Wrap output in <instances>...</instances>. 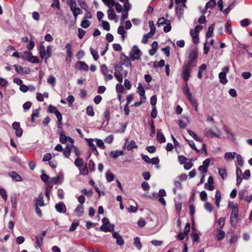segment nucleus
I'll use <instances>...</instances> for the list:
<instances>
[{
  "instance_id": "1",
  "label": "nucleus",
  "mask_w": 252,
  "mask_h": 252,
  "mask_svg": "<svg viewBox=\"0 0 252 252\" xmlns=\"http://www.w3.org/2000/svg\"><path fill=\"white\" fill-rule=\"evenodd\" d=\"M198 58V50L196 48L190 50L189 53L188 61L185 62V64L192 67H195L196 65Z\"/></svg>"
},
{
  "instance_id": "2",
  "label": "nucleus",
  "mask_w": 252,
  "mask_h": 252,
  "mask_svg": "<svg viewBox=\"0 0 252 252\" xmlns=\"http://www.w3.org/2000/svg\"><path fill=\"white\" fill-rule=\"evenodd\" d=\"M204 135L207 138H219L221 135V132L217 126L214 127V129L210 127H206L203 130Z\"/></svg>"
},
{
  "instance_id": "3",
  "label": "nucleus",
  "mask_w": 252,
  "mask_h": 252,
  "mask_svg": "<svg viewBox=\"0 0 252 252\" xmlns=\"http://www.w3.org/2000/svg\"><path fill=\"white\" fill-rule=\"evenodd\" d=\"M39 52L40 57L42 59H45V62L47 63V60L52 56V47L48 46L46 50L43 45H40L39 48Z\"/></svg>"
},
{
  "instance_id": "4",
  "label": "nucleus",
  "mask_w": 252,
  "mask_h": 252,
  "mask_svg": "<svg viewBox=\"0 0 252 252\" xmlns=\"http://www.w3.org/2000/svg\"><path fill=\"white\" fill-rule=\"evenodd\" d=\"M142 56V52L139 49L138 46L134 45L129 53V57L131 61L140 60Z\"/></svg>"
},
{
  "instance_id": "5",
  "label": "nucleus",
  "mask_w": 252,
  "mask_h": 252,
  "mask_svg": "<svg viewBox=\"0 0 252 252\" xmlns=\"http://www.w3.org/2000/svg\"><path fill=\"white\" fill-rule=\"evenodd\" d=\"M157 24L158 27L165 25L163 28V31L165 32H168L171 30V26L170 25V21L169 20L165 19V18H160L158 19Z\"/></svg>"
},
{
  "instance_id": "6",
  "label": "nucleus",
  "mask_w": 252,
  "mask_h": 252,
  "mask_svg": "<svg viewBox=\"0 0 252 252\" xmlns=\"http://www.w3.org/2000/svg\"><path fill=\"white\" fill-rule=\"evenodd\" d=\"M238 218V208L237 204L233 205L232 210L230 215V223L232 225L236 224Z\"/></svg>"
},
{
  "instance_id": "7",
  "label": "nucleus",
  "mask_w": 252,
  "mask_h": 252,
  "mask_svg": "<svg viewBox=\"0 0 252 252\" xmlns=\"http://www.w3.org/2000/svg\"><path fill=\"white\" fill-rule=\"evenodd\" d=\"M192 66L184 63L182 66V77L186 82L188 81L190 76L191 68Z\"/></svg>"
},
{
  "instance_id": "8",
  "label": "nucleus",
  "mask_w": 252,
  "mask_h": 252,
  "mask_svg": "<svg viewBox=\"0 0 252 252\" xmlns=\"http://www.w3.org/2000/svg\"><path fill=\"white\" fill-rule=\"evenodd\" d=\"M229 70V68L228 66H225L222 68V71L220 72L219 74L220 81L222 84H226L228 82L226 79V74L228 72Z\"/></svg>"
},
{
  "instance_id": "9",
  "label": "nucleus",
  "mask_w": 252,
  "mask_h": 252,
  "mask_svg": "<svg viewBox=\"0 0 252 252\" xmlns=\"http://www.w3.org/2000/svg\"><path fill=\"white\" fill-rule=\"evenodd\" d=\"M63 179V176L62 173H59L57 177H54L50 179L48 182V185L49 186L52 187L53 185L57 184L60 181L61 182Z\"/></svg>"
},
{
  "instance_id": "10",
  "label": "nucleus",
  "mask_w": 252,
  "mask_h": 252,
  "mask_svg": "<svg viewBox=\"0 0 252 252\" xmlns=\"http://www.w3.org/2000/svg\"><path fill=\"white\" fill-rule=\"evenodd\" d=\"M12 128L15 130V134L17 137H20L23 134V130L20 127V123L14 122L12 125Z\"/></svg>"
},
{
  "instance_id": "11",
  "label": "nucleus",
  "mask_w": 252,
  "mask_h": 252,
  "mask_svg": "<svg viewBox=\"0 0 252 252\" xmlns=\"http://www.w3.org/2000/svg\"><path fill=\"white\" fill-rule=\"evenodd\" d=\"M120 59L122 64L126 66H129L131 68L132 67V63H131V61L130 60V58H128V57L124 54H122L120 56Z\"/></svg>"
},
{
  "instance_id": "12",
  "label": "nucleus",
  "mask_w": 252,
  "mask_h": 252,
  "mask_svg": "<svg viewBox=\"0 0 252 252\" xmlns=\"http://www.w3.org/2000/svg\"><path fill=\"white\" fill-rule=\"evenodd\" d=\"M65 49H66L67 55L65 58V62L69 63L71 61L70 59L73 56L72 52V44L71 43H68L65 45Z\"/></svg>"
},
{
  "instance_id": "13",
  "label": "nucleus",
  "mask_w": 252,
  "mask_h": 252,
  "mask_svg": "<svg viewBox=\"0 0 252 252\" xmlns=\"http://www.w3.org/2000/svg\"><path fill=\"white\" fill-rule=\"evenodd\" d=\"M75 68L79 70H84L88 71L89 70V66L84 61H79L76 63Z\"/></svg>"
},
{
  "instance_id": "14",
  "label": "nucleus",
  "mask_w": 252,
  "mask_h": 252,
  "mask_svg": "<svg viewBox=\"0 0 252 252\" xmlns=\"http://www.w3.org/2000/svg\"><path fill=\"white\" fill-rule=\"evenodd\" d=\"M204 188L205 189L210 191L213 190L215 189L214 179L212 176L209 177L207 183H205L204 185Z\"/></svg>"
},
{
  "instance_id": "15",
  "label": "nucleus",
  "mask_w": 252,
  "mask_h": 252,
  "mask_svg": "<svg viewBox=\"0 0 252 252\" xmlns=\"http://www.w3.org/2000/svg\"><path fill=\"white\" fill-rule=\"evenodd\" d=\"M56 211L60 213H65L66 211V208L65 204L63 202H60L55 205Z\"/></svg>"
},
{
  "instance_id": "16",
  "label": "nucleus",
  "mask_w": 252,
  "mask_h": 252,
  "mask_svg": "<svg viewBox=\"0 0 252 252\" xmlns=\"http://www.w3.org/2000/svg\"><path fill=\"white\" fill-rule=\"evenodd\" d=\"M103 224L100 227V229L105 232L113 231L114 228V225L111 223Z\"/></svg>"
},
{
  "instance_id": "17",
  "label": "nucleus",
  "mask_w": 252,
  "mask_h": 252,
  "mask_svg": "<svg viewBox=\"0 0 252 252\" xmlns=\"http://www.w3.org/2000/svg\"><path fill=\"white\" fill-rule=\"evenodd\" d=\"M112 236L115 239H116V243L118 245L121 246L124 245V241L119 233L117 232H113Z\"/></svg>"
},
{
  "instance_id": "18",
  "label": "nucleus",
  "mask_w": 252,
  "mask_h": 252,
  "mask_svg": "<svg viewBox=\"0 0 252 252\" xmlns=\"http://www.w3.org/2000/svg\"><path fill=\"white\" fill-rule=\"evenodd\" d=\"M108 18L109 20H115V22H118V17L114 10L112 8H109L107 10Z\"/></svg>"
},
{
  "instance_id": "19",
  "label": "nucleus",
  "mask_w": 252,
  "mask_h": 252,
  "mask_svg": "<svg viewBox=\"0 0 252 252\" xmlns=\"http://www.w3.org/2000/svg\"><path fill=\"white\" fill-rule=\"evenodd\" d=\"M34 200L35 201V206L42 207L45 205L43 200V194L42 193H40L39 194L38 197L37 198H35Z\"/></svg>"
},
{
  "instance_id": "20",
  "label": "nucleus",
  "mask_w": 252,
  "mask_h": 252,
  "mask_svg": "<svg viewBox=\"0 0 252 252\" xmlns=\"http://www.w3.org/2000/svg\"><path fill=\"white\" fill-rule=\"evenodd\" d=\"M86 140L87 141L88 144L89 146L90 147V148L91 149L93 153L95 156H97L98 155V153L97 151V149L96 148L95 145L93 143V139L92 138H90V139L87 138Z\"/></svg>"
},
{
  "instance_id": "21",
  "label": "nucleus",
  "mask_w": 252,
  "mask_h": 252,
  "mask_svg": "<svg viewBox=\"0 0 252 252\" xmlns=\"http://www.w3.org/2000/svg\"><path fill=\"white\" fill-rule=\"evenodd\" d=\"M124 155V153L123 151H119L118 150L115 151H111L110 153V157L114 159H116L119 157L123 156Z\"/></svg>"
},
{
  "instance_id": "22",
  "label": "nucleus",
  "mask_w": 252,
  "mask_h": 252,
  "mask_svg": "<svg viewBox=\"0 0 252 252\" xmlns=\"http://www.w3.org/2000/svg\"><path fill=\"white\" fill-rule=\"evenodd\" d=\"M74 212L76 213L78 217H80L82 216L84 212V208L83 205H78L74 210Z\"/></svg>"
},
{
  "instance_id": "23",
  "label": "nucleus",
  "mask_w": 252,
  "mask_h": 252,
  "mask_svg": "<svg viewBox=\"0 0 252 252\" xmlns=\"http://www.w3.org/2000/svg\"><path fill=\"white\" fill-rule=\"evenodd\" d=\"M157 138L158 141L160 143H163L165 142L166 139L165 137L161 131V129H159L157 134Z\"/></svg>"
},
{
  "instance_id": "24",
  "label": "nucleus",
  "mask_w": 252,
  "mask_h": 252,
  "mask_svg": "<svg viewBox=\"0 0 252 252\" xmlns=\"http://www.w3.org/2000/svg\"><path fill=\"white\" fill-rule=\"evenodd\" d=\"M43 238L39 236L38 235L35 237V242L34 247L36 249L40 248L43 243Z\"/></svg>"
},
{
  "instance_id": "25",
  "label": "nucleus",
  "mask_w": 252,
  "mask_h": 252,
  "mask_svg": "<svg viewBox=\"0 0 252 252\" xmlns=\"http://www.w3.org/2000/svg\"><path fill=\"white\" fill-rule=\"evenodd\" d=\"M183 93L186 95L188 99H191V98L193 97L187 84H186V86L183 88Z\"/></svg>"
},
{
  "instance_id": "26",
  "label": "nucleus",
  "mask_w": 252,
  "mask_h": 252,
  "mask_svg": "<svg viewBox=\"0 0 252 252\" xmlns=\"http://www.w3.org/2000/svg\"><path fill=\"white\" fill-rule=\"evenodd\" d=\"M215 28V24H213L211 25H210L208 29L207 32L206 33V38H208L210 37H212L213 34V32Z\"/></svg>"
},
{
  "instance_id": "27",
  "label": "nucleus",
  "mask_w": 252,
  "mask_h": 252,
  "mask_svg": "<svg viewBox=\"0 0 252 252\" xmlns=\"http://www.w3.org/2000/svg\"><path fill=\"white\" fill-rule=\"evenodd\" d=\"M236 155L235 152H227L224 154V158L226 160H232L234 159Z\"/></svg>"
},
{
  "instance_id": "28",
  "label": "nucleus",
  "mask_w": 252,
  "mask_h": 252,
  "mask_svg": "<svg viewBox=\"0 0 252 252\" xmlns=\"http://www.w3.org/2000/svg\"><path fill=\"white\" fill-rule=\"evenodd\" d=\"M133 245L137 248V250H141L142 245L140 241V239L138 237H135L134 238Z\"/></svg>"
},
{
  "instance_id": "29",
  "label": "nucleus",
  "mask_w": 252,
  "mask_h": 252,
  "mask_svg": "<svg viewBox=\"0 0 252 252\" xmlns=\"http://www.w3.org/2000/svg\"><path fill=\"white\" fill-rule=\"evenodd\" d=\"M221 200V193L220 190L216 191L215 194V202L218 208L220 207V203Z\"/></svg>"
},
{
  "instance_id": "30",
  "label": "nucleus",
  "mask_w": 252,
  "mask_h": 252,
  "mask_svg": "<svg viewBox=\"0 0 252 252\" xmlns=\"http://www.w3.org/2000/svg\"><path fill=\"white\" fill-rule=\"evenodd\" d=\"M176 14L179 19H180L183 17L184 14V9L182 6L179 5L177 6L176 9Z\"/></svg>"
},
{
  "instance_id": "31",
  "label": "nucleus",
  "mask_w": 252,
  "mask_h": 252,
  "mask_svg": "<svg viewBox=\"0 0 252 252\" xmlns=\"http://www.w3.org/2000/svg\"><path fill=\"white\" fill-rule=\"evenodd\" d=\"M236 3V0H234L231 3H230L228 7L224 10L223 13L225 15L227 14L230 11V10L235 7Z\"/></svg>"
},
{
  "instance_id": "32",
  "label": "nucleus",
  "mask_w": 252,
  "mask_h": 252,
  "mask_svg": "<svg viewBox=\"0 0 252 252\" xmlns=\"http://www.w3.org/2000/svg\"><path fill=\"white\" fill-rule=\"evenodd\" d=\"M10 176L15 181H21L22 180V177L18 174L16 172H12L10 174Z\"/></svg>"
},
{
  "instance_id": "33",
  "label": "nucleus",
  "mask_w": 252,
  "mask_h": 252,
  "mask_svg": "<svg viewBox=\"0 0 252 252\" xmlns=\"http://www.w3.org/2000/svg\"><path fill=\"white\" fill-rule=\"evenodd\" d=\"M224 221L225 220L223 218H220L219 219L217 224V229L218 231H220L222 229L224 225Z\"/></svg>"
},
{
  "instance_id": "34",
  "label": "nucleus",
  "mask_w": 252,
  "mask_h": 252,
  "mask_svg": "<svg viewBox=\"0 0 252 252\" xmlns=\"http://www.w3.org/2000/svg\"><path fill=\"white\" fill-rule=\"evenodd\" d=\"M74 147L73 145L70 146L69 144L66 145L65 149L63 151V155L66 158H69L71 153V147Z\"/></svg>"
},
{
  "instance_id": "35",
  "label": "nucleus",
  "mask_w": 252,
  "mask_h": 252,
  "mask_svg": "<svg viewBox=\"0 0 252 252\" xmlns=\"http://www.w3.org/2000/svg\"><path fill=\"white\" fill-rule=\"evenodd\" d=\"M138 146L136 144L134 140H131L129 143H128L127 145V150L129 151L132 150L133 149L137 148Z\"/></svg>"
},
{
  "instance_id": "36",
  "label": "nucleus",
  "mask_w": 252,
  "mask_h": 252,
  "mask_svg": "<svg viewBox=\"0 0 252 252\" xmlns=\"http://www.w3.org/2000/svg\"><path fill=\"white\" fill-rule=\"evenodd\" d=\"M150 126L151 128L150 136L153 137L155 136L156 133L155 127L153 120H151L150 122Z\"/></svg>"
},
{
  "instance_id": "37",
  "label": "nucleus",
  "mask_w": 252,
  "mask_h": 252,
  "mask_svg": "<svg viewBox=\"0 0 252 252\" xmlns=\"http://www.w3.org/2000/svg\"><path fill=\"white\" fill-rule=\"evenodd\" d=\"M150 163H152V164L156 165V168L158 169L159 168V159L158 158V157H155L153 158L152 159H150Z\"/></svg>"
},
{
  "instance_id": "38",
  "label": "nucleus",
  "mask_w": 252,
  "mask_h": 252,
  "mask_svg": "<svg viewBox=\"0 0 252 252\" xmlns=\"http://www.w3.org/2000/svg\"><path fill=\"white\" fill-rule=\"evenodd\" d=\"M86 113L88 116L91 117H93L94 116L95 113L93 106H89L87 107Z\"/></svg>"
},
{
  "instance_id": "39",
  "label": "nucleus",
  "mask_w": 252,
  "mask_h": 252,
  "mask_svg": "<svg viewBox=\"0 0 252 252\" xmlns=\"http://www.w3.org/2000/svg\"><path fill=\"white\" fill-rule=\"evenodd\" d=\"M216 5V2L215 0H210L207 2L205 5L206 9L211 8L213 9V7Z\"/></svg>"
},
{
  "instance_id": "40",
  "label": "nucleus",
  "mask_w": 252,
  "mask_h": 252,
  "mask_svg": "<svg viewBox=\"0 0 252 252\" xmlns=\"http://www.w3.org/2000/svg\"><path fill=\"white\" fill-rule=\"evenodd\" d=\"M219 173L222 179H224L227 175L226 170L225 168H219Z\"/></svg>"
},
{
  "instance_id": "41",
  "label": "nucleus",
  "mask_w": 252,
  "mask_h": 252,
  "mask_svg": "<svg viewBox=\"0 0 252 252\" xmlns=\"http://www.w3.org/2000/svg\"><path fill=\"white\" fill-rule=\"evenodd\" d=\"M90 51L94 60V61H97L99 58L98 52L96 50L94 49L92 47L90 48Z\"/></svg>"
},
{
  "instance_id": "42",
  "label": "nucleus",
  "mask_w": 252,
  "mask_h": 252,
  "mask_svg": "<svg viewBox=\"0 0 252 252\" xmlns=\"http://www.w3.org/2000/svg\"><path fill=\"white\" fill-rule=\"evenodd\" d=\"M137 92L140 96H143L145 95V90L143 87L142 85L140 83L138 84V86L137 87Z\"/></svg>"
},
{
  "instance_id": "43",
  "label": "nucleus",
  "mask_w": 252,
  "mask_h": 252,
  "mask_svg": "<svg viewBox=\"0 0 252 252\" xmlns=\"http://www.w3.org/2000/svg\"><path fill=\"white\" fill-rule=\"evenodd\" d=\"M14 66L15 67L16 71L18 73H19L20 74H22V75L24 74V68L22 66H21V65H19L18 64H14Z\"/></svg>"
},
{
  "instance_id": "44",
  "label": "nucleus",
  "mask_w": 252,
  "mask_h": 252,
  "mask_svg": "<svg viewBox=\"0 0 252 252\" xmlns=\"http://www.w3.org/2000/svg\"><path fill=\"white\" fill-rule=\"evenodd\" d=\"M10 200L12 207L16 209L17 208V202L16 200V196L15 194L12 195L10 196Z\"/></svg>"
},
{
  "instance_id": "45",
  "label": "nucleus",
  "mask_w": 252,
  "mask_h": 252,
  "mask_svg": "<svg viewBox=\"0 0 252 252\" xmlns=\"http://www.w3.org/2000/svg\"><path fill=\"white\" fill-rule=\"evenodd\" d=\"M185 140L188 142L189 146L193 150H195L197 152H199V151L196 148L194 142L193 140H189L185 138Z\"/></svg>"
},
{
  "instance_id": "46",
  "label": "nucleus",
  "mask_w": 252,
  "mask_h": 252,
  "mask_svg": "<svg viewBox=\"0 0 252 252\" xmlns=\"http://www.w3.org/2000/svg\"><path fill=\"white\" fill-rule=\"evenodd\" d=\"M236 159L238 165L240 167H242L244 165V163L242 157L240 155L238 154L236 156Z\"/></svg>"
},
{
  "instance_id": "47",
  "label": "nucleus",
  "mask_w": 252,
  "mask_h": 252,
  "mask_svg": "<svg viewBox=\"0 0 252 252\" xmlns=\"http://www.w3.org/2000/svg\"><path fill=\"white\" fill-rule=\"evenodd\" d=\"M225 234V232L221 230L219 231V233L217 234L216 239L218 241H221L224 238Z\"/></svg>"
},
{
  "instance_id": "48",
  "label": "nucleus",
  "mask_w": 252,
  "mask_h": 252,
  "mask_svg": "<svg viewBox=\"0 0 252 252\" xmlns=\"http://www.w3.org/2000/svg\"><path fill=\"white\" fill-rule=\"evenodd\" d=\"M251 23V21L249 19H244L240 21V25L243 27L248 26Z\"/></svg>"
},
{
  "instance_id": "49",
  "label": "nucleus",
  "mask_w": 252,
  "mask_h": 252,
  "mask_svg": "<svg viewBox=\"0 0 252 252\" xmlns=\"http://www.w3.org/2000/svg\"><path fill=\"white\" fill-rule=\"evenodd\" d=\"M78 3L82 9L87 11L88 6L84 0H78Z\"/></svg>"
},
{
  "instance_id": "50",
  "label": "nucleus",
  "mask_w": 252,
  "mask_h": 252,
  "mask_svg": "<svg viewBox=\"0 0 252 252\" xmlns=\"http://www.w3.org/2000/svg\"><path fill=\"white\" fill-rule=\"evenodd\" d=\"M190 101L192 107H194L195 110L197 112L198 111V104L195 99L193 97L191 98V99H189Z\"/></svg>"
},
{
  "instance_id": "51",
  "label": "nucleus",
  "mask_w": 252,
  "mask_h": 252,
  "mask_svg": "<svg viewBox=\"0 0 252 252\" xmlns=\"http://www.w3.org/2000/svg\"><path fill=\"white\" fill-rule=\"evenodd\" d=\"M74 163L76 167L80 168L83 164V160L80 158H77L75 160Z\"/></svg>"
},
{
  "instance_id": "52",
  "label": "nucleus",
  "mask_w": 252,
  "mask_h": 252,
  "mask_svg": "<svg viewBox=\"0 0 252 252\" xmlns=\"http://www.w3.org/2000/svg\"><path fill=\"white\" fill-rule=\"evenodd\" d=\"M56 78L53 75H50L47 79V82L52 85V86H55L56 85Z\"/></svg>"
},
{
  "instance_id": "53",
  "label": "nucleus",
  "mask_w": 252,
  "mask_h": 252,
  "mask_svg": "<svg viewBox=\"0 0 252 252\" xmlns=\"http://www.w3.org/2000/svg\"><path fill=\"white\" fill-rule=\"evenodd\" d=\"M110 114V112L109 109H106L103 113V116L105 118V121H104L103 123H104L105 121H106L107 124H108V123L109 122Z\"/></svg>"
},
{
  "instance_id": "54",
  "label": "nucleus",
  "mask_w": 252,
  "mask_h": 252,
  "mask_svg": "<svg viewBox=\"0 0 252 252\" xmlns=\"http://www.w3.org/2000/svg\"><path fill=\"white\" fill-rule=\"evenodd\" d=\"M114 175L111 172H107L106 173V178L108 182H112L114 179Z\"/></svg>"
},
{
  "instance_id": "55",
  "label": "nucleus",
  "mask_w": 252,
  "mask_h": 252,
  "mask_svg": "<svg viewBox=\"0 0 252 252\" xmlns=\"http://www.w3.org/2000/svg\"><path fill=\"white\" fill-rule=\"evenodd\" d=\"M165 65V62L163 60H160L158 63L155 62L154 63V67L157 68L158 67H162Z\"/></svg>"
},
{
  "instance_id": "56",
  "label": "nucleus",
  "mask_w": 252,
  "mask_h": 252,
  "mask_svg": "<svg viewBox=\"0 0 252 252\" xmlns=\"http://www.w3.org/2000/svg\"><path fill=\"white\" fill-rule=\"evenodd\" d=\"M97 146L101 149H104L105 147L103 141L99 139H95Z\"/></svg>"
},
{
  "instance_id": "57",
  "label": "nucleus",
  "mask_w": 252,
  "mask_h": 252,
  "mask_svg": "<svg viewBox=\"0 0 252 252\" xmlns=\"http://www.w3.org/2000/svg\"><path fill=\"white\" fill-rule=\"evenodd\" d=\"M114 75L119 82L122 83L123 78L122 74L120 72H115Z\"/></svg>"
},
{
  "instance_id": "58",
  "label": "nucleus",
  "mask_w": 252,
  "mask_h": 252,
  "mask_svg": "<svg viewBox=\"0 0 252 252\" xmlns=\"http://www.w3.org/2000/svg\"><path fill=\"white\" fill-rule=\"evenodd\" d=\"M0 194L1 196V197L2 198V199L4 201H6L7 200V195L6 192L4 189L0 188Z\"/></svg>"
},
{
  "instance_id": "59",
  "label": "nucleus",
  "mask_w": 252,
  "mask_h": 252,
  "mask_svg": "<svg viewBox=\"0 0 252 252\" xmlns=\"http://www.w3.org/2000/svg\"><path fill=\"white\" fill-rule=\"evenodd\" d=\"M90 26V22L88 20L83 19L81 23V26L84 29H86Z\"/></svg>"
},
{
  "instance_id": "60",
  "label": "nucleus",
  "mask_w": 252,
  "mask_h": 252,
  "mask_svg": "<svg viewBox=\"0 0 252 252\" xmlns=\"http://www.w3.org/2000/svg\"><path fill=\"white\" fill-rule=\"evenodd\" d=\"M28 61L32 63H37L39 62V60L36 56L31 55Z\"/></svg>"
},
{
  "instance_id": "61",
  "label": "nucleus",
  "mask_w": 252,
  "mask_h": 252,
  "mask_svg": "<svg viewBox=\"0 0 252 252\" xmlns=\"http://www.w3.org/2000/svg\"><path fill=\"white\" fill-rule=\"evenodd\" d=\"M57 119H58V123H59V126L60 125H62V121L63 119L62 115L61 113L59 111H56V112L55 113Z\"/></svg>"
},
{
  "instance_id": "62",
  "label": "nucleus",
  "mask_w": 252,
  "mask_h": 252,
  "mask_svg": "<svg viewBox=\"0 0 252 252\" xmlns=\"http://www.w3.org/2000/svg\"><path fill=\"white\" fill-rule=\"evenodd\" d=\"M158 115V111L156 106L152 107V112L151 113V117L153 119L157 118Z\"/></svg>"
},
{
  "instance_id": "63",
  "label": "nucleus",
  "mask_w": 252,
  "mask_h": 252,
  "mask_svg": "<svg viewBox=\"0 0 252 252\" xmlns=\"http://www.w3.org/2000/svg\"><path fill=\"white\" fill-rule=\"evenodd\" d=\"M67 136L63 133H60V141L62 144H64L67 141Z\"/></svg>"
},
{
  "instance_id": "64",
  "label": "nucleus",
  "mask_w": 252,
  "mask_h": 252,
  "mask_svg": "<svg viewBox=\"0 0 252 252\" xmlns=\"http://www.w3.org/2000/svg\"><path fill=\"white\" fill-rule=\"evenodd\" d=\"M204 207L205 209L210 213L212 212L213 211V206L209 202H206L204 205Z\"/></svg>"
}]
</instances>
